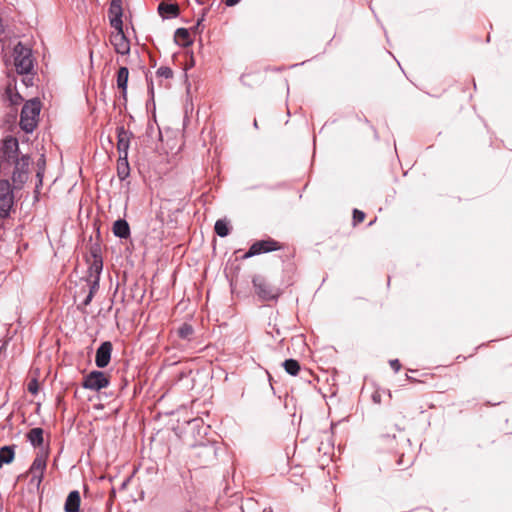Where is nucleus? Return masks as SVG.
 Here are the masks:
<instances>
[{
	"label": "nucleus",
	"mask_w": 512,
	"mask_h": 512,
	"mask_svg": "<svg viewBox=\"0 0 512 512\" xmlns=\"http://www.w3.org/2000/svg\"><path fill=\"white\" fill-rule=\"evenodd\" d=\"M128 77H129L128 68L121 67L117 73V86L119 89H121L123 91V93H125L126 89H127Z\"/></svg>",
	"instance_id": "22"
},
{
	"label": "nucleus",
	"mask_w": 512,
	"mask_h": 512,
	"mask_svg": "<svg viewBox=\"0 0 512 512\" xmlns=\"http://www.w3.org/2000/svg\"><path fill=\"white\" fill-rule=\"evenodd\" d=\"M175 42L181 46H188L191 43L190 34L185 28H178L174 34Z\"/></svg>",
	"instance_id": "20"
},
{
	"label": "nucleus",
	"mask_w": 512,
	"mask_h": 512,
	"mask_svg": "<svg viewBox=\"0 0 512 512\" xmlns=\"http://www.w3.org/2000/svg\"><path fill=\"white\" fill-rule=\"evenodd\" d=\"M157 74L166 79L171 78L173 76V72L169 67H160L157 70Z\"/></svg>",
	"instance_id": "27"
},
{
	"label": "nucleus",
	"mask_w": 512,
	"mask_h": 512,
	"mask_svg": "<svg viewBox=\"0 0 512 512\" xmlns=\"http://www.w3.org/2000/svg\"><path fill=\"white\" fill-rule=\"evenodd\" d=\"M92 299L89 296H86L85 300L83 301V305L87 306L91 303Z\"/></svg>",
	"instance_id": "34"
},
{
	"label": "nucleus",
	"mask_w": 512,
	"mask_h": 512,
	"mask_svg": "<svg viewBox=\"0 0 512 512\" xmlns=\"http://www.w3.org/2000/svg\"><path fill=\"white\" fill-rule=\"evenodd\" d=\"M112 344L110 342H103L96 351L95 363L97 367H106L111 359Z\"/></svg>",
	"instance_id": "8"
},
{
	"label": "nucleus",
	"mask_w": 512,
	"mask_h": 512,
	"mask_svg": "<svg viewBox=\"0 0 512 512\" xmlns=\"http://www.w3.org/2000/svg\"><path fill=\"white\" fill-rule=\"evenodd\" d=\"M94 266H95V268H96L97 272L99 273V271L102 269V263L100 262V264L98 265V263H97V262H95V263H94Z\"/></svg>",
	"instance_id": "35"
},
{
	"label": "nucleus",
	"mask_w": 512,
	"mask_h": 512,
	"mask_svg": "<svg viewBox=\"0 0 512 512\" xmlns=\"http://www.w3.org/2000/svg\"><path fill=\"white\" fill-rule=\"evenodd\" d=\"M116 31L111 34L110 42L116 53L127 55L130 52V43L123 32V27L114 28Z\"/></svg>",
	"instance_id": "6"
},
{
	"label": "nucleus",
	"mask_w": 512,
	"mask_h": 512,
	"mask_svg": "<svg viewBox=\"0 0 512 512\" xmlns=\"http://www.w3.org/2000/svg\"><path fill=\"white\" fill-rule=\"evenodd\" d=\"M27 390H28L31 394H33V395L37 394V392H38V382H37V380H36V379H32V380L28 383Z\"/></svg>",
	"instance_id": "29"
},
{
	"label": "nucleus",
	"mask_w": 512,
	"mask_h": 512,
	"mask_svg": "<svg viewBox=\"0 0 512 512\" xmlns=\"http://www.w3.org/2000/svg\"><path fill=\"white\" fill-rule=\"evenodd\" d=\"M80 501V493L77 490L71 491L65 502V512H79Z\"/></svg>",
	"instance_id": "13"
},
{
	"label": "nucleus",
	"mask_w": 512,
	"mask_h": 512,
	"mask_svg": "<svg viewBox=\"0 0 512 512\" xmlns=\"http://www.w3.org/2000/svg\"><path fill=\"white\" fill-rule=\"evenodd\" d=\"M13 205V195H1L0 196V217H6L9 213L10 208Z\"/></svg>",
	"instance_id": "19"
},
{
	"label": "nucleus",
	"mask_w": 512,
	"mask_h": 512,
	"mask_svg": "<svg viewBox=\"0 0 512 512\" xmlns=\"http://www.w3.org/2000/svg\"><path fill=\"white\" fill-rule=\"evenodd\" d=\"M192 333H193V329L190 325L185 324L182 327H180V329H179V335L182 338H188Z\"/></svg>",
	"instance_id": "26"
},
{
	"label": "nucleus",
	"mask_w": 512,
	"mask_h": 512,
	"mask_svg": "<svg viewBox=\"0 0 512 512\" xmlns=\"http://www.w3.org/2000/svg\"><path fill=\"white\" fill-rule=\"evenodd\" d=\"M41 104L37 99H32L25 103L21 111L20 126L27 132L31 133L36 125L40 113Z\"/></svg>",
	"instance_id": "2"
},
{
	"label": "nucleus",
	"mask_w": 512,
	"mask_h": 512,
	"mask_svg": "<svg viewBox=\"0 0 512 512\" xmlns=\"http://www.w3.org/2000/svg\"><path fill=\"white\" fill-rule=\"evenodd\" d=\"M117 138V149L119 152V157H128L131 133L128 132L123 126H120L117 128Z\"/></svg>",
	"instance_id": "10"
},
{
	"label": "nucleus",
	"mask_w": 512,
	"mask_h": 512,
	"mask_svg": "<svg viewBox=\"0 0 512 512\" xmlns=\"http://www.w3.org/2000/svg\"><path fill=\"white\" fill-rule=\"evenodd\" d=\"M27 438L34 447H39L43 444V430L41 428H33L28 432Z\"/></svg>",
	"instance_id": "18"
},
{
	"label": "nucleus",
	"mask_w": 512,
	"mask_h": 512,
	"mask_svg": "<svg viewBox=\"0 0 512 512\" xmlns=\"http://www.w3.org/2000/svg\"><path fill=\"white\" fill-rule=\"evenodd\" d=\"M201 447L203 449V453L204 454H207V455H214L215 454V450H214L213 446H211V445H203Z\"/></svg>",
	"instance_id": "30"
},
{
	"label": "nucleus",
	"mask_w": 512,
	"mask_h": 512,
	"mask_svg": "<svg viewBox=\"0 0 512 512\" xmlns=\"http://www.w3.org/2000/svg\"><path fill=\"white\" fill-rule=\"evenodd\" d=\"M239 1H240V0H226V1H225V4H226L227 6H234V5H236Z\"/></svg>",
	"instance_id": "33"
},
{
	"label": "nucleus",
	"mask_w": 512,
	"mask_h": 512,
	"mask_svg": "<svg viewBox=\"0 0 512 512\" xmlns=\"http://www.w3.org/2000/svg\"><path fill=\"white\" fill-rule=\"evenodd\" d=\"M158 11L163 16L176 17L179 13V7L176 4L161 3Z\"/></svg>",
	"instance_id": "21"
},
{
	"label": "nucleus",
	"mask_w": 512,
	"mask_h": 512,
	"mask_svg": "<svg viewBox=\"0 0 512 512\" xmlns=\"http://www.w3.org/2000/svg\"><path fill=\"white\" fill-rule=\"evenodd\" d=\"M12 194L10 183L7 179H0V196Z\"/></svg>",
	"instance_id": "25"
},
{
	"label": "nucleus",
	"mask_w": 512,
	"mask_h": 512,
	"mask_svg": "<svg viewBox=\"0 0 512 512\" xmlns=\"http://www.w3.org/2000/svg\"><path fill=\"white\" fill-rule=\"evenodd\" d=\"M108 384L109 380L104 372L92 371L84 378L83 387L89 390L98 391L107 387Z\"/></svg>",
	"instance_id": "5"
},
{
	"label": "nucleus",
	"mask_w": 512,
	"mask_h": 512,
	"mask_svg": "<svg viewBox=\"0 0 512 512\" xmlns=\"http://www.w3.org/2000/svg\"><path fill=\"white\" fill-rule=\"evenodd\" d=\"M28 165L29 158L26 156H23L21 159L14 160V169L11 170L13 182L17 183L24 181Z\"/></svg>",
	"instance_id": "11"
},
{
	"label": "nucleus",
	"mask_w": 512,
	"mask_h": 512,
	"mask_svg": "<svg viewBox=\"0 0 512 512\" xmlns=\"http://www.w3.org/2000/svg\"><path fill=\"white\" fill-rule=\"evenodd\" d=\"M5 97L11 105H18L21 102L22 97L16 90L15 82L10 81L7 84L5 89Z\"/></svg>",
	"instance_id": "15"
},
{
	"label": "nucleus",
	"mask_w": 512,
	"mask_h": 512,
	"mask_svg": "<svg viewBox=\"0 0 512 512\" xmlns=\"http://www.w3.org/2000/svg\"><path fill=\"white\" fill-rule=\"evenodd\" d=\"M99 288V280L95 279L90 285V292L95 293Z\"/></svg>",
	"instance_id": "32"
},
{
	"label": "nucleus",
	"mask_w": 512,
	"mask_h": 512,
	"mask_svg": "<svg viewBox=\"0 0 512 512\" xmlns=\"http://www.w3.org/2000/svg\"><path fill=\"white\" fill-rule=\"evenodd\" d=\"M130 174L128 157L121 156L117 162V175L120 180H125Z\"/></svg>",
	"instance_id": "17"
},
{
	"label": "nucleus",
	"mask_w": 512,
	"mask_h": 512,
	"mask_svg": "<svg viewBox=\"0 0 512 512\" xmlns=\"http://www.w3.org/2000/svg\"><path fill=\"white\" fill-rule=\"evenodd\" d=\"M112 231L116 237L127 239L130 236V227L126 220L118 219L114 222Z\"/></svg>",
	"instance_id": "14"
},
{
	"label": "nucleus",
	"mask_w": 512,
	"mask_h": 512,
	"mask_svg": "<svg viewBox=\"0 0 512 512\" xmlns=\"http://www.w3.org/2000/svg\"><path fill=\"white\" fill-rule=\"evenodd\" d=\"M214 228H215V232L220 237H225L229 234L228 223L225 220H222V219L217 220Z\"/></svg>",
	"instance_id": "24"
},
{
	"label": "nucleus",
	"mask_w": 512,
	"mask_h": 512,
	"mask_svg": "<svg viewBox=\"0 0 512 512\" xmlns=\"http://www.w3.org/2000/svg\"><path fill=\"white\" fill-rule=\"evenodd\" d=\"M94 294H95V293H92V292H90V291H89V294H88L87 296H89V297L92 299V298H93V296H94Z\"/></svg>",
	"instance_id": "36"
},
{
	"label": "nucleus",
	"mask_w": 512,
	"mask_h": 512,
	"mask_svg": "<svg viewBox=\"0 0 512 512\" xmlns=\"http://www.w3.org/2000/svg\"><path fill=\"white\" fill-rule=\"evenodd\" d=\"M277 243L273 240H262L255 242L246 253L245 257H252L260 253L277 250Z\"/></svg>",
	"instance_id": "9"
},
{
	"label": "nucleus",
	"mask_w": 512,
	"mask_h": 512,
	"mask_svg": "<svg viewBox=\"0 0 512 512\" xmlns=\"http://www.w3.org/2000/svg\"><path fill=\"white\" fill-rule=\"evenodd\" d=\"M365 218V213L358 210V209H354L353 211V221H354V224H357V223H360L364 220Z\"/></svg>",
	"instance_id": "28"
},
{
	"label": "nucleus",
	"mask_w": 512,
	"mask_h": 512,
	"mask_svg": "<svg viewBox=\"0 0 512 512\" xmlns=\"http://www.w3.org/2000/svg\"><path fill=\"white\" fill-rule=\"evenodd\" d=\"M18 148L19 145L16 138L9 137L4 140L1 148L0 159V174L2 176H7L11 173V169L14 160L16 159Z\"/></svg>",
	"instance_id": "1"
},
{
	"label": "nucleus",
	"mask_w": 512,
	"mask_h": 512,
	"mask_svg": "<svg viewBox=\"0 0 512 512\" xmlns=\"http://www.w3.org/2000/svg\"><path fill=\"white\" fill-rule=\"evenodd\" d=\"M282 365H283L285 371L292 376L297 375L300 370V365H299L298 361H296L294 359H287L283 362Z\"/></svg>",
	"instance_id": "23"
},
{
	"label": "nucleus",
	"mask_w": 512,
	"mask_h": 512,
	"mask_svg": "<svg viewBox=\"0 0 512 512\" xmlns=\"http://www.w3.org/2000/svg\"><path fill=\"white\" fill-rule=\"evenodd\" d=\"M15 458V446H3L0 448V468L3 464L13 462Z\"/></svg>",
	"instance_id": "16"
},
{
	"label": "nucleus",
	"mask_w": 512,
	"mask_h": 512,
	"mask_svg": "<svg viewBox=\"0 0 512 512\" xmlns=\"http://www.w3.org/2000/svg\"><path fill=\"white\" fill-rule=\"evenodd\" d=\"M110 25L113 28L123 27L121 0H112L109 8Z\"/></svg>",
	"instance_id": "12"
},
{
	"label": "nucleus",
	"mask_w": 512,
	"mask_h": 512,
	"mask_svg": "<svg viewBox=\"0 0 512 512\" xmlns=\"http://www.w3.org/2000/svg\"><path fill=\"white\" fill-rule=\"evenodd\" d=\"M46 468V456L43 454H38L30 469L29 474L31 475V482L35 483L37 486L40 485L43 479V473Z\"/></svg>",
	"instance_id": "7"
},
{
	"label": "nucleus",
	"mask_w": 512,
	"mask_h": 512,
	"mask_svg": "<svg viewBox=\"0 0 512 512\" xmlns=\"http://www.w3.org/2000/svg\"><path fill=\"white\" fill-rule=\"evenodd\" d=\"M252 282L256 294L264 301L274 300L280 294L279 289L270 285L262 276H255Z\"/></svg>",
	"instance_id": "4"
},
{
	"label": "nucleus",
	"mask_w": 512,
	"mask_h": 512,
	"mask_svg": "<svg viewBox=\"0 0 512 512\" xmlns=\"http://www.w3.org/2000/svg\"><path fill=\"white\" fill-rule=\"evenodd\" d=\"M14 64L19 74H28L33 68L31 50L21 42L14 47Z\"/></svg>",
	"instance_id": "3"
},
{
	"label": "nucleus",
	"mask_w": 512,
	"mask_h": 512,
	"mask_svg": "<svg viewBox=\"0 0 512 512\" xmlns=\"http://www.w3.org/2000/svg\"><path fill=\"white\" fill-rule=\"evenodd\" d=\"M390 366L395 372H398L401 368L400 362L397 359L391 360Z\"/></svg>",
	"instance_id": "31"
}]
</instances>
